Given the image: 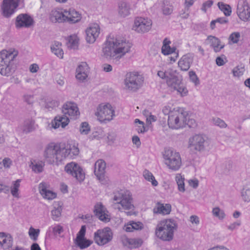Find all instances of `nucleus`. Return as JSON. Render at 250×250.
I'll return each mask as SVG.
<instances>
[{
    "instance_id": "obj_1",
    "label": "nucleus",
    "mask_w": 250,
    "mask_h": 250,
    "mask_svg": "<svg viewBox=\"0 0 250 250\" xmlns=\"http://www.w3.org/2000/svg\"><path fill=\"white\" fill-rule=\"evenodd\" d=\"M79 153V148L75 145L65 146L61 144L50 143L46 147L44 156L47 163L58 165L66 158H72Z\"/></svg>"
},
{
    "instance_id": "obj_2",
    "label": "nucleus",
    "mask_w": 250,
    "mask_h": 250,
    "mask_svg": "<svg viewBox=\"0 0 250 250\" xmlns=\"http://www.w3.org/2000/svg\"><path fill=\"white\" fill-rule=\"evenodd\" d=\"M132 44L122 39L112 38L107 40L103 48L104 56L119 60L130 51Z\"/></svg>"
},
{
    "instance_id": "obj_3",
    "label": "nucleus",
    "mask_w": 250,
    "mask_h": 250,
    "mask_svg": "<svg viewBox=\"0 0 250 250\" xmlns=\"http://www.w3.org/2000/svg\"><path fill=\"white\" fill-rule=\"evenodd\" d=\"M178 73L173 68L169 67L165 70H159L157 75L166 81L168 87L172 90L177 91L181 96L188 95V90L182 82V80L177 76Z\"/></svg>"
},
{
    "instance_id": "obj_4",
    "label": "nucleus",
    "mask_w": 250,
    "mask_h": 250,
    "mask_svg": "<svg viewBox=\"0 0 250 250\" xmlns=\"http://www.w3.org/2000/svg\"><path fill=\"white\" fill-rule=\"evenodd\" d=\"M188 114L184 110L180 107L174 108L169 115L167 123L169 127L172 129H178L188 125L189 127L196 125L194 120L190 119L188 121Z\"/></svg>"
},
{
    "instance_id": "obj_5",
    "label": "nucleus",
    "mask_w": 250,
    "mask_h": 250,
    "mask_svg": "<svg viewBox=\"0 0 250 250\" xmlns=\"http://www.w3.org/2000/svg\"><path fill=\"white\" fill-rule=\"evenodd\" d=\"M81 19V14L73 8L54 9L50 15V19L53 22L74 23L80 21Z\"/></svg>"
},
{
    "instance_id": "obj_6",
    "label": "nucleus",
    "mask_w": 250,
    "mask_h": 250,
    "mask_svg": "<svg viewBox=\"0 0 250 250\" xmlns=\"http://www.w3.org/2000/svg\"><path fill=\"white\" fill-rule=\"evenodd\" d=\"M18 51L15 49H3L0 51V74L3 76L9 77L15 71L14 61L18 55Z\"/></svg>"
},
{
    "instance_id": "obj_7",
    "label": "nucleus",
    "mask_w": 250,
    "mask_h": 250,
    "mask_svg": "<svg viewBox=\"0 0 250 250\" xmlns=\"http://www.w3.org/2000/svg\"><path fill=\"white\" fill-rule=\"evenodd\" d=\"M177 227L175 220L165 219L159 222L155 229V235L163 241H169L174 236V232Z\"/></svg>"
},
{
    "instance_id": "obj_8",
    "label": "nucleus",
    "mask_w": 250,
    "mask_h": 250,
    "mask_svg": "<svg viewBox=\"0 0 250 250\" xmlns=\"http://www.w3.org/2000/svg\"><path fill=\"white\" fill-rule=\"evenodd\" d=\"M113 200L115 202L113 204L114 208L120 211H131L134 209L132 195L128 190H122L115 193Z\"/></svg>"
},
{
    "instance_id": "obj_9",
    "label": "nucleus",
    "mask_w": 250,
    "mask_h": 250,
    "mask_svg": "<svg viewBox=\"0 0 250 250\" xmlns=\"http://www.w3.org/2000/svg\"><path fill=\"white\" fill-rule=\"evenodd\" d=\"M163 159L165 165L171 171H178L182 165L180 153L173 149H165L163 153Z\"/></svg>"
},
{
    "instance_id": "obj_10",
    "label": "nucleus",
    "mask_w": 250,
    "mask_h": 250,
    "mask_svg": "<svg viewBox=\"0 0 250 250\" xmlns=\"http://www.w3.org/2000/svg\"><path fill=\"white\" fill-rule=\"evenodd\" d=\"M95 115L101 123L109 122L115 116V110L110 104L102 103L96 107Z\"/></svg>"
},
{
    "instance_id": "obj_11",
    "label": "nucleus",
    "mask_w": 250,
    "mask_h": 250,
    "mask_svg": "<svg viewBox=\"0 0 250 250\" xmlns=\"http://www.w3.org/2000/svg\"><path fill=\"white\" fill-rule=\"evenodd\" d=\"M113 238V232L110 228L105 227L98 229L94 233V241L98 245L102 246L109 243Z\"/></svg>"
},
{
    "instance_id": "obj_12",
    "label": "nucleus",
    "mask_w": 250,
    "mask_h": 250,
    "mask_svg": "<svg viewBox=\"0 0 250 250\" xmlns=\"http://www.w3.org/2000/svg\"><path fill=\"white\" fill-rule=\"evenodd\" d=\"M143 82L144 79L141 75L132 72L127 75L125 84L127 89L135 91L142 86Z\"/></svg>"
},
{
    "instance_id": "obj_13",
    "label": "nucleus",
    "mask_w": 250,
    "mask_h": 250,
    "mask_svg": "<svg viewBox=\"0 0 250 250\" xmlns=\"http://www.w3.org/2000/svg\"><path fill=\"white\" fill-rule=\"evenodd\" d=\"M19 1L20 0H3L0 9L1 15L6 18L10 17L16 12Z\"/></svg>"
},
{
    "instance_id": "obj_14",
    "label": "nucleus",
    "mask_w": 250,
    "mask_h": 250,
    "mask_svg": "<svg viewBox=\"0 0 250 250\" xmlns=\"http://www.w3.org/2000/svg\"><path fill=\"white\" fill-rule=\"evenodd\" d=\"M207 143L205 137L201 135H195L189 138L188 147L191 150L201 152L205 150Z\"/></svg>"
},
{
    "instance_id": "obj_15",
    "label": "nucleus",
    "mask_w": 250,
    "mask_h": 250,
    "mask_svg": "<svg viewBox=\"0 0 250 250\" xmlns=\"http://www.w3.org/2000/svg\"><path fill=\"white\" fill-rule=\"evenodd\" d=\"M64 171L79 182L83 181L85 178V173L83 168L75 162L67 164L64 167Z\"/></svg>"
},
{
    "instance_id": "obj_16",
    "label": "nucleus",
    "mask_w": 250,
    "mask_h": 250,
    "mask_svg": "<svg viewBox=\"0 0 250 250\" xmlns=\"http://www.w3.org/2000/svg\"><path fill=\"white\" fill-rule=\"evenodd\" d=\"M236 14L243 21H250V5L247 0H238L236 7Z\"/></svg>"
},
{
    "instance_id": "obj_17",
    "label": "nucleus",
    "mask_w": 250,
    "mask_h": 250,
    "mask_svg": "<svg viewBox=\"0 0 250 250\" xmlns=\"http://www.w3.org/2000/svg\"><path fill=\"white\" fill-rule=\"evenodd\" d=\"M152 24L151 20L148 18L137 17L134 20L133 29L138 33L147 32L151 28Z\"/></svg>"
},
{
    "instance_id": "obj_18",
    "label": "nucleus",
    "mask_w": 250,
    "mask_h": 250,
    "mask_svg": "<svg viewBox=\"0 0 250 250\" xmlns=\"http://www.w3.org/2000/svg\"><path fill=\"white\" fill-rule=\"evenodd\" d=\"M101 29L98 23H94L89 25L85 30L86 42L89 43H93L99 37Z\"/></svg>"
},
{
    "instance_id": "obj_19",
    "label": "nucleus",
    "mask_w": 250,
    "mask_h": 250,
    "mask_svg": "<svg viewBox=\"0 0 250 250\" xmlns=\"http://www.w3.org/2000/svg\"><path fill=\"white\" fill-rule=\"evenodd\" d=\"M86 227L83 226L78 233L75 240L76 245L81 249H85L89 247L93 243V241L85 238Z\"/></svg>"
},
{
    "instance_id": "obj_20",
    "label": "nucleus",
    "mask_w": 250,
    "mask_h": 250,
    "mask_svg": "<svg viewBox=\"0 0 250 250\" xmlns=\"http://www.w3.org/2000/svg\"><path fill=\"white\" fill-rule=\"evenodd\" d=\"M62 111L65 116H68L72 119H76L80 115L77 104L73 102L66 103L62 106Z\"/></svg>"
},
{
    "instance_id": "obj_21",
    "label": "nucleus",
    "mask_w": 250,
    "mask_h": 250,
    "mask_svg": "<svg viewBox=\"0 0 250 250\" xmlns=\"http://www.w3.org/2000/svg\"><path fill=\"white\" fill-rule=\"evenodd\" d=\"M39 189L40 194L45 199L51 200L56 197V193L50 190L49 185L45 183H40Z\"/></svg>"
},
{
    "instance_id": "obj_22",
    "label": "nucleus",
    "mask_w": 250,
    "mask_h": 250,
    "mask_svg": "<svg viewBox=\"0 0 250 250\" xmlns=\"http://www.w3.org/2000/svg\"><path fill=\"white\" fill-rule=\"evenodd\" d=\"M94 211L100 220L104 222L109 221L110 217L108 214V211L101 203H98L95 205Z\"/></svg>"
},
{
    "instance_id": "obj_23",
    "label": "nucleus",
    "mask_w": 250,
    "mask_h": 250,
    "mask_svg": "<svg viewBox=\"0 0 250 250\" xmlns=\"http://www.w3.org/2000/svg\"><path fill=\"white\" fill-rule=\"evenodd\" d=\"M33 23V19L27 14L19 15L16 19V25L17 27H28Z\"/></svg>"
},
{
    "instance_id": "obj_24",
    "label": "nucleus",
    "mask_w": 250,
    "mask_h": 250,
    "mask_svg": "<svg viewBox=\"0 0 250 250\" xmlns=\"http://www.w3.org/2000/svg\"><path fill=\"white\" fill-rule=\"evenodd\" d=\"M88 67L85 62L79 64L76 72V78L80 82H83L88 77Z\"/></svg>"
},
{
    "instance_id": "obj_25",
    "label": "nucleus",
    "mask_w": 250,
    "mask_h": 250,
    "mask_svg": "<svg viewBox=\"0 0 250 250\" xmlns=\"http://www.w3.org/2000/svg\"><path fill=\"white\" fill-rule=\"evenodd\" d=\"M193 61V56L191 54H187L182 56L178 62V66L183 71H187L190 67Z\"/></svg>"
},
{
    "instance_id": "obj_26",
    "label": "nucleus",
    "mask_w": 250,
    "mask_h": 250,
    "mask_svg": "<svg viewBox=\"0 0 250 250\" xmlns=\"http://www.w3.org/2000/svg\"><path fill=\"white\" fill-rule=\"evenodd\" d=\"M69 123V117L63 114L55 117L52 121L51 125L53 128L56 129L60 127L64 128L67 125H68Z\"/></svg>"
},
{
    "instance_id": "obj_27",
    "label": "nucleus",
    "mask_w": 250,
    "mask_h": 250,
    "mask_svg": "<svg viewBox=\"0 0 250 250\" xmlns=\"http://www.w3.org/2000/svg\"><path fill=\"white\" fill-rule=\"evenodd\" d=\"M206 41L215 52H220L225 46V44L218 38L213 36H208Z\"/></svg>"
},
{
    "instance_id": "obj_28",
    "label": "nucleus",
    "mask_w": 250,
    "mask_h": 250,
    "mask_svg": "<svg viewBox=\"0 0 250 250\" xmlns=\"http://www.w3.org/2000/svg\"><path fill=\"white\" fill-rule=\"evenodd\" d=\"M171 210V206L170 204L157 203L153 209V212L154 214L167 215L170 213Z\"/></svg>"
},
{
    "instance_id": "obj_29",
    "label": "nucleus",
    "mask_w": 250,
    "mask_h": 250,
    "mask_svg": "<svg viewBox=\"0 0 250 250\" xmlns=\"http://www.w3.org/2000/svg\"><path fill=\"white\" fill-rule=\"evenodd\" d=\"M144 227V224L141 222L130 221L124 225L123 229L126 232H130L135 230H142Z\"/></svg>"
},
{
    "instance_id": "obj_30",
    "label": "nucleus",
    "mask_w": 250,
    "mask_h": 250,
    "mask_svg": "<svg viewBox=\"0 0 250 250\" xmlns=\"http://www.w3.org/2000/svg\"><path fill=\"white\" fill-rule=\"evenodd\" d=\"M105 167V163L102 160H98L95 164L94 173L99 180L103 177Z\"/></svg>"
},
{
    "instance_id": "obj_31",
    "label": "nucleus",
    "mask_w": 250,
    "mask_h": 250,
    "mask_svg": "<svg viewBox=\"0 0 250 250\" xmlns=\"http://www.w3.org/2000/svg\"><path fill=\"white\" fill-rule=\"evenodd\" d=\"M13 239L11 235L3 232H0V245L4 249L11 248L12 246Z\"/></svg>"
},
{
    "instance_id": "obj_32",
    "label": "nucleus",
    "mask_w": 250,
    "mask_h": 250,
    "mask_svg": "<svg viewBox=\"0 0 250 250\" xmlns=\"http://www.w3.org/2000/svg\"><path fill=\"white\" fill-rule=\"evenodd\" d=\"M124 244L130 249L140 247L143 244V240L140 238H125Z\"/></svg>"
},
{
    "instance_id": "obj_33",
    "label": "nucleus",
    "mask_w": 250,
    "mask_h": 250,
    "mask_svg": "<svg viewBox=\"0 0 250 250\" xmlns=\"http://www.w3.org/2000/svg\"><path fill=\"white\" fill-rule=\"evenodd\" d=\"M62 206L59 203H55L53 204V208L51 211L52 219L56 221L60 220L62 212Z\"/></svg>"
},
{
    "instance_id": "obj_34",
    "label": "nucleus",
    "mask_w": 250,
    "mask_h": 250,
    "mask_svg": "<svg viewBox=\"0 0 250 250\" xmlns=\"http://www.w3.org/2000/svg\"><path fill=\"white\" fill-rule=\"evenodd\" d=\"M44 166V163L42 161L33 160L31 161L29 167L32 170L36 173L42 172Z\"/></svg>"
},
{
    "instance_id": "obj_35",
    "label": "nucleus",
    "mask_w": 250,
    "mask_h": 250,
    "mask_svg": "<svg viewBox=\"0 0 250 250\" xmlns=\"http://www.w3.org/2000/svg\"><path fill=\"white\" fill-rule=\"evenodd\" d=\"M170 41L167 39H165L163 42L161 48L162 53L164 55H168L173 53H175L176 48L171 47L169 45Z\"/></svg>"
},
{
    "instance_id": "obj_36",
    "label": "nucleus",
    "mask_w": 250,
    "mask_h": 250,
    "mask_svg": "<svg viewBox=\"0 0 250 250\" xmlns=\"http://www.w3.org/2000/svg\"><path fill=\"white\" fill-rule=\"evenodd\" d=\"M130 6L125 2L121 1L118 4V13L123 17L128 16L130 14Z\"/></svg>"
},
{
    "instance_id": "obj_37",
    "label": "nucleus",
    "mask_w": 250,
    "mask_h": 250,
    "mask_svg": "<svg viewBox=\"0 0 250 250\" xmlns=\"http://www.w3.org/2000/svg\"><path fill=\"white\" fill-rule=\"evenodd\" d=\"M51 49L55 55L60 58H62L63 51L62 48V43L59 42L55 41L51 47Z\"/></svg>"
},
{
    "instance_id": "obj_38",
    "label": "nucleus",
    "mask_w": 250,
    "mask_h": 250,
    "mask_svg": "<svg viewBox=\"0 0 250 250\" xmlns=\"http://www.w3.org/2000/svg\"><path fill=\"white\" fill-rule=\"evenodd\" d=\"M21 180L18 179L12 183L10 188V191L12 196L15 198H19V188L20 187V183Z\"/></svg>"
},
{
    "instance_id": "obj_39",
    "label": "nucleus",
    "mask_w": 250,
    "mask_h": 250,
    "mask_svg": "<svg viewBox=\"0 0 250 250\" xmlns=\"http://www.w3.org/2000/svg\"><path fill=\"white\" fill-rule=\"evenodd\" d=\"M35 128V122L32 120H26L23 124L22 130L26 133L33 131Z\"/></svg>"
},
{
    "instance_id": "obj_40",
    "label": "nucleus",
    "mask_w": 250,
    "mask_h": 250,
    "mask_svg": "<svg viewBox=\"0 0 250 250\" xmlns=\"http://www.w3.org/2000/svg\"><path fill=\"white\" fill-rule=\"evenodd\" d=\"M143 176L146 180L151 182L153 186L156 187L158 185V183L156 180L154 176L152 173L148 170L145 169L143 171Z\"/></svg>"
},
{
    "instance_id": "obj_41",
    "label": "nucleus",
    "mask_w": 250,
    "mask_h": 250,
    "mask_svg": "<svg viewBox=\"0 0 250 250\" xmlns=\"http://www.w3.org/2000/svg\"><path fill=\"white\" fill-rule=\"evenodd\" d=\"M217 5L219 9L222 11L226 16H229L231 14V7L229 4L223 2H218Z\"/></svg>"
},
{
    "instance_id": "obj_42",
    "label": "nucleus",
    "mask_w": 250,
    "mask_h": 250,
    "mask_svg": "<svg viewBox=\"0 0 250 250\" xmlns=\"http://www.w3.org/2000/svg\"><path fill=\"white\" fill-rule=\"evenodd\" d=\"M184 179V178L180 174H177L175 176L178 190L182 192L185 191Z\"/></svg>"
},
{
    "instance_id": "obj_43",
    "label": "nucleus",
    "mask_w": 250,
    "mask_h": 250,
    "mask_svg": "<svg viewBox=\"0 0 250 250\" xmlns=\"http://www.w3.org/2000/svg\"><path fill=\"white\" fill-rule=\"evenodd\" d=\"M79 39L76 35H71L68 38L69 46L71 48H76L79 44Z\"/></svg>"
},
{
    "instance_id": "obj_44",
    "label": "nucleus",
    "mask_w": 250,
    "mask_h": 250,
    "mask_svg": "<svg viewBox=\"0 0 250 250\" xmlns=\"http://www.w3.org/2000/svg\"><path fill=\"white\" fill-rule=\"evenodd\" d=\"M40 232L39 229H35L31 227L29 228L28 234L30 238L35 241L38 239Z\"/></svg>"
},
{
    "instance_id": "obj_45",
    "label": "nucleus",
    "mask_w": 250,
    "mask_h": 250,
    "mask_svg": "<svg viewBox=\"0 0 250 250\" xmlns=\"http://www.w3.org/2000/svg\"><path fill=\"white\" fill-rule=\"evenodd\" d=\"M212 212L213 216L218 218L219 219H223L225 217L224 211L218 207L213 208Z\"/></svg>"
},
{
    "instance_id": "obj_46",
    "label": "nucleus",
    "mask_w": 250,
    "mask_h": 250,
    "mask_svg": "<svg viewBox=\"0 0 250 250\" xmlns=\"http://www.w3.org/2000/svg\"><path fill=\"white\" fill-rule=\"evenodd\" d=\"M212 123L220 128H224L227 127V125L225 121L219 118H214L212 119Z\"/></svg>"
},
{
    "instance_id": "obj_47",
    "label": "nucleus",
    "mask_w": 250,
    "mask_h": 250,
    "mask_svg": "<svg viewBox=\"0 0 250 250\" xmlns=\"http://www.w3.org/2000/svg\"><path fill=\"white\" fill-rule=\"evenodd\" d=\"M90 130V128L87 123L83 122L81 124L80 127V132L81 134L86 135L89 132Z\"/></svg>"
},
{
    "instance_id": "obj_48",
    "label": "nucleus",
    "mask_w": 250,
    "mask_h": 250,
    "mask_svg": "<svg viewBox=\"0 0 250 250\" xmlns=\"http://www.w3.org/2000/svg\"><path fill=\"white\" fill-rule=\"evenodd\" d=\"M135 124H137L136 130L138 133H144L146 130L144 126V124L138 119H136L134 121Z\"/></svg>"
},
{
    "instance_id": "obj_49",
    "label": "nucleus",
    "mask_w": 250,
    "mask_h": 250,
    "mask_svg": "<svg viewBox=\"0 0 250 250\" xmlns=\"http://www.w3.org/2000/svg\"><path fill=\"white\" fill-rule=\"evenodd\" d=\"M243 200L245 202L250 201V188H243L241 192Z\"/></svg>"
},
{
    "instance_id": "obj_50",
    "label": "nucleus",
    "mask_w": 250,
    "mask_h": 250,
    "mask_svg": "<svg viewBox=\"0 0 250 250\" xmlns=\"http://www.w3.org/2000/svg\"><path fill=\"white\" fill-rule=\"evenodd\" d=\"M244 70V67L237 66L233 68L232 73L234 76L239 77L243 75Z\"/></svg>"
},
{
    "instance_id": "obj_51",
    "label": "nucleus",
    "mask_w": 250,
    "mask_h": 250,
    "mask_svg": "<svg viewBox=\"0 0 250 250\" xmlns=\"http://www.w3.org/2000/svg\"><path fill=\"white\" fill-rule=\"evenodd\" d=\"M2 163V164L0 162V169L2 168V166L5 168H9L12 164V161L10 158H5Z\"/></svg>"
},
{
    "instance_id": "obj_52",
    "label": "nucleus",
    "mask_w": 250,
    "mask_h": 250,
    "mask_svg": "<svg viewBox=\"0 0 250 250\" xmlns=\"http://www.w3.org/2000/svg\"><path fill=\"white\" fill-rule=\"evenodd\" d=\"M227 62V59L226 56L222 55L221 56L218 57L216 59V63L217 65L220 66L224 65Z\"/></svg>"
},
{
    "instance_id": "obj_53",
    "label": "nucleus",
    "mask_w": 250,
    "mask_h": 250,
    "mask_svg": "<svg viewBox=\"0 0 250 250\" xmlns=\"http://www.w3.org/2000/svg\"><path fill=\"white\" fill-rule=\"evenodd\" d=\"M189 76L190 78V81L194 83L195 85H197L199 84V80L198 78L197 75L194 71H189Z\"/></svg>"
},
{
    "instance_id": "obj_54",
    "label": "nucleus",
    "mask_w": 250,
    "mask_h": 250,
    "mask_svg": "<svg viewBox=\"0 0 250 250\" xmlns=\"http://www.w3.org/2000/svg\"><path fill=\"white\" fill-rule=\"evenodd\" d=\"M213 3V1L212 0H208L204 2L202 6L201 10L206 13L207 9L211 7Z\"/></svg>"
},
{
    "instance_id": "obj_55",
    "label": "nucleus",
    "mask_w": 250,
    "mask_h": 250,
    "mask_svg": "<svg viewBox=\"0 0 250 250\" xmlns=\"http://www.w3.org/2000/svg\"><path fill=\"white\" fill-rule=\"evenodd\" d=\"M240 38V34L238 32L232 33L229 38V39L234 43H237Z\"/></svg>"
},
{
    "instance_id": "obj_56",
    "label": "nucleus",
    "mask_w": 250,
    "mask_h": 250,
    "mask_svg": "<svg viewBox=\"0 0 250 250\" xmlns=\"http://www.w3.org/2000/svg\"><path fill=\"white\" fill-rule=\"evenodd\" d=\"M58 105V103L55 101H51L46 103L45 107L49 110L52 109Z\"/></svg>"
},
{
    "instance_id": "obj_57",
    "label": "nucleus",
    "mask_w": 250,
    "mask_h": 250,
    "mask_svg": "<svg viewBox=\"0 0 250 250\" xmlns=\"http://www.w3.org/2000/svg\"><path fill=\"white\" fill-rule=\"evenodd\" d=\"M162 111L165 115H170L172 110L171 109V107L170 105H167L163 107Z\"/></svg>"
},
{
    "instance_id": "obj_58",
    "label": "nucleus",
    "mask_w": 250,
    "mask_h": 250,
    "mask_svg": "<svg viewBox=\"0 0 250 250\" xmlns=\"http://www.w3.org/2000/svg\"><path fill=\"white\" fill-rule=\"evenodd\" d=\"M9 187L0 183V193L3 192L5 194L9 193Z\"/></svg>"
},
{
    "instance_id": "obj_59",
    "label": "nucleus",
    "mask_w": 250,
    "mask_h": 250,
    "mask_svg": "<svg viewBox=\"0 0 250 250\" xmlns=\"http://www.w3.org/2000/svg\"><path fill=\"white\" fill-rule=\"evenodd\" d=\"M241 225L240 221H237L233 223L232 224H230L229 226L228 227V229L233 230L236 229H237L239 226H240Z\"/></svg>"
},
{
    "instance_id": "obj_60",
    "label": "nucleus",
    "mask_w": 250,
    "mask_h": 250,
    "mask_svg": "<svg viewBox=\"0 0 250 250\" xmlns=\"http://www.w3.org/2000/svg\"><path fill=\"white\" fill-rule=\"evenodd\" d=\"M189 185L193 188H196L198 187L199 185V182L197 180H189L188 181Z\"/></svg>"
},
{
    "instance_id": "obj_61",
    "label": "nucleus",
    "mask_w": 250,
    "mask_h": 250,
    "mask_svg": "<svg viewBox=\"0 0 250 250\" xmlns=\"http://www.w3.org/2000/svg\"><path fill=\"white\" fill-rule=\"evenodd\" d=\"M208 250H229V249L223 245H217Z\"/></svg>"
},
{
    "instance_id": "obj_62",
    "label": "nucleus",
    "mask_w": 250,
    "mask_h": 250,
    "mask_svg": "<svg viewBox=\"0 0 250 250\" xmlns=\"http://www.w3.org/2000/svg\"><path fill=\"white\" fill-rule=\"evenodd\" d=\"M53 231L60 234L63 231V228L61 225H58L53 228Z\"/></svg>"
},
{
    "instance_id": "obj_63",
    "label": "nucleus",
    "mask_w": 250,
    "mask_h": 250,
    "mask_svg": "<svg viewBox=\"0 0 250 250\" xmlns=\"http://www.w3.org/2000/svg\"><path fill=\"white\" fill-rule=\"evenodd\" d=\"M216 23H219V24H225L227 23L228 22V21L227 20L226 18L222 17V18H219L215 20Z\"/></svg>"
},
{
    "instance_id": "obj_64",
    "label": "nucleus",
    "mask_w": 250,
    "mask_h": 250,
    "mask_svg": "<svg viewBox=\"0 0 250 250\" xmlns=\"http://www.w3.org/2000/svg\"><path fill=\"white\" fill-rule=\"evenodd\" d=\"M39 66L37 64H33L31 65L29 68L30 71L32 73L37 72L39 70Z\"/></svg>"
}]
</instances>
